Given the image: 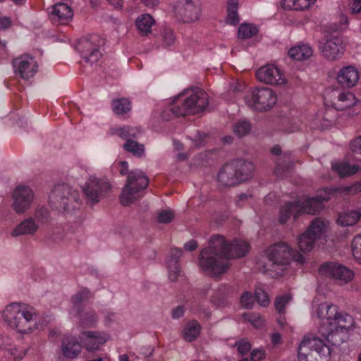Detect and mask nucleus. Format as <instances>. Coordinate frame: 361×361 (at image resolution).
<instances>
[{"instance_id": "obj_1", "label": "nucleus", "mask_w": 361, "mask_h": 361, "mask_svg": "<svg viewBox=\"0 0 361 361\" xmlns=\"http://www.w3.org/2000/svg\"><path fill=\"white\" fill-rule=\"evenodd\" d=\"M249 249L250 245L245 241L228 242L224 236L216 235L209 239V246L201 251L198 264L207 274L219 276L228 270V259L242 257Z\"/></svg>"}, {"instance_id": "obj_2", "label": "nucleus", "mask_w": 361, "mask_h": 361, "mask_svg": "<svg viewBox=\"0 0 361 361\" xmlns=\"http://www.w3.org/2000/svg\"><path fill=\"white\" fill-rule=\"evenodd\" d=\"M312 317L321 320L319 331L334 345L343 341L342 334L354 329L353 317L339 312L336 305L324 302L314 307Z\"/></svg>"}, {"instance_id": "obj_3", "label": "nucleus", "mask_w": 361, "mask_h": 361, "mask_svg": "<svg viewBox=\"0 0 361 361\" xmlns=\"http://www.w3.org/2000/svg\"><path fill=\"white\" fill-rule=\"evenodd\" d=\"M5 324L20 334H29L38 326V312L32 305L20 302H12L0 312Z\"/></svg>"}, {"instance_id": "obj_4", "label": "nucleus", "mask_w": 361, "mask_h": 361, "mask_svg": "<svg viewBox=\"0 0 361 361\" xmlns=\"http://www.w3.org/2000/svg\"><path fill=\"white\" fill-rule=\"evenodd\" d=\"M208 104L209 96L204 91L197 87L186 90L163 111L161 116L165 120H171L175 116L198 114Z\"/></svg>"}, {"instance_id": "obj_5", "label": "nucleus", "mask_w": 361, "mask_h": 361, "mask_svg": "<svg viewBox=\"0 0 361 361\" xmlns=\"http://www.w3.org/2000/svg\"><path fill=\"white\" fill-rule=\"evenodd\" d=\"M50 206L60 212H71L81 206L79 192L68 185H59L54 188L49 197Z\"/></svg>"}, {"instance_id": "obj_6", "label": "nucleus", "mask_w": 361, "mask_h": 361, "mask_svg": "<svg viewBox=\"0 0 361 361\" xmlns=\"http://www.w3.org/2000/svg\"><path fill=\"white\" fill-rule=\"evenodd\" d=\"M323 207V202L320 197H303L297 201L289 202L281 206L279 221L281 224H285L291 216L295 219L302 214H315Z\"/></svg>"}, {"instance_id": "obj_7", "label": "nucleus", "mask_w": 361, "mask_h": 361, "mask_svg": "<svg viewBox=\"0 0 361 361\" xmlns=\"http://www.w3.org/2000/svg\"><path fill=\"white\" fill-rule=\"evenodd\" d=\"M330 355L329 346L312 335L305 336L298 348L299 361H329Z\"/></svg>"}, {"instance_id": "obj_8", "label": "nucleus", "mask_w": 361, "mask_h": 361, "mask_svg": "<svg viewBox=\"0 0 361 361\" xmlns=\"http://www.w3.org/2000/svg\"><path fill=\"white\" fill-rule=\"evenodd\" d=\"M267 255L268 261L264 266L263 271L276 276H282L285 266L291 258L292 250L286 243H276L267 249Z\"/></svg>"}, {"instance_id": "obj_9", "label": "nucleus", "mask_w": 361, "mask_h": 361, "mask_svg": "<svg viewBox=\"0 0 361 361\" xmlns=\"http://www.w3.org/2000/svg\"><path fill=\"white\" fill-rule=\"evenodd\" d=\"M148 185V179L140 171H132L128 174L127 183L123 188L120 201L122 205L128 206L140 199V192Z\"/></svg>"}, {"instance_id": "obj_10", "label": "nucleus", "mask_w": 361, "mask_h": 361, "mask_svg": "<svg viewBox=\"0 0 361 361\" xmlns=\"http://www.w3.org/2000/svg\"><path fill=\"white\" fill-rule=\"evenodd\" d=\"M244 99L251 109L258 111H267L274 106L277 97L271 89L262 87L247 92Z\"/></svg>"}, {"instance_id": "obj_11", "label": "nucleus", "mask_w": 361, "mask_h": 361, "mask_svg": "<svg viewBox=\"0 0 361 361\" xmlns=\"http://www.w3.org/2000/svg\"><path fill=\"white\" fill-rule=\"evenodd\" d=\"M111 189L108 180L91 176L82 186L87 201L92 204L99 202Z\"/></svg>"}, {"instance_id": "obj_12", "label": "nucleus", "mask_w": 361, "mask_h": 361, "mask_svg": "<svg viewBox=\"0 0 361 361\" xmlns=\"http://www.w3.org/2000/svg\"><path fill=\"white\" fill-rule=\"evenodd\" d=\"M319 273L325 276L334 280L340 285L350 282L354 274L350 269L336 262H325L319 267Z\"/></svg>"}, {"instance_id": "obj_13", "label": "nucleus", "mask_w": 361, "mask_h": 361, "mask_svg": "<svg viewBox=\"0 0 361 361\" xmlns=\"http://www.w3.org/2000/svg\"><path fill=\"white\" fill-rule=\"evenodd\" d=\"M12 65L16 75L25 80L34 77L38 71L37 61L28 54L13 59Z\"/></svg>"}, {"instance_id": "obj_14", "label": "nucleus", "mask_w": 361, "mask_h": 361, "mask_svg": "<svg viewBox=\"0 0 361 361\" xmlns=\"http://www.w3.org/2000/svg\"><path fill=\"white\" fill-rule=\"evenodd\" d=\"M257 80L270 85H283L287 82L284 73L274 65H267L256 72Z\"/></svg>"}, {"instance_id": "obj_15", "label": "nucleus", "mask_w": 361, "mask_h": 361, "mask_svg": "<svg viewBox=\"0 0 361 361\" xmlns=\"http://www.w3.org/2000/svg\"><path fill=\"white\" fill-rule=\"evenodd\" d=\"M271 153L275 157L274 174L279 178H284L294 164L292 154L288 151L283 152L281 147L277 145L271 149Z\"/></svg>"}, {"instance_id": "obj_16", "label": "nucleus", "mask_w": 361, "mask_h": 361, "mask_svg": "<svg viewBox=\"0 0 361 361\" xmlns=\"http://www.w3.org/2000/svg\"><path fill=\"white\" fill-rule=\"evenodd\" d=\"M12 198L13 210L17 214H23L30 209L34 200V194L30 188L25 185H20L14 190Z\"/></svg>"}, {"instance_id": "obj_17", "label": "nucleus", "mask_w": 361, "mask_h": 361, "mask_svg": "<svg viewBox=\"0 0 361 361\" xmlns=\"http://www.w3.org/2000/svg\"><path fill=\"white\" fill-rule=\"evenodd\" d=\"M319 47L323 56L331 61L341 57L343 52L341 39L336 35L325 36Z\"/></svg>"}, {"instance_id": "obj_18", "label": "nucleus", "mask_w": 361, "mask_h": 361, "mask_svg": "<svg viewBox=\"0 0 361 361\" xmlns=\"http://www.w3.org/2000/svg\"><path fill=\"white\" fill-rule=\"evenodd\" d=\"M103 43V39L96 35L81 42V54L85 62L93 64L99 61L102 56L99 47Z\"/></svg>"}, {"instance_id": "obj_19", "label": "nucleus", "mask_w": 361, "mask_h": 361, "mask_svg": "<svg viewBox=\"0 0 361 361\" xmlns=\"http://www.w3.org/2000/svg\"><path fill=\"white\" fill-rule=\"evenodd\" d=\"M177 14L183 23H190L198 20L201 8L197 0H185L177 10Z\"/></svg>"}, {"instance_id": "obj_20", "label": "nucleus", "mask_w": 361, "mask_h": 361, "mask_svg": "<svg viewBox=\"0 0 361 361\" xmlns=\"http://www.w3.org/2000/svg\"><path fill=\"white\" fill-rule=\"evenodd\" d=\"M80 338L87 350H98L109 338L104 332L87 331L82 332Z\"/></svg>"}, {"instance_id": "obj_21", "label": "nucleus", "mask_w": 361, "mask_h": 361, "mask_svg": "<svg viewBox=\"0 0 361 361\" xmlns=\"http://www.w3.org/2000/svg\"><path fill=\"white\" fill-rule=\"evenodd\" d=\"M81 229L70 227L66 231L61 226H56L52 230L50 238L55 242L80 243L81 238Z\"/></svg>"}, {"instance_id": "obj_22", "label": "nucleus", "mask_w": 361, "mask_h": 361, "mask_svg": "<svg viewBox=\"0 0 361 361\" xmlns=\"http://www.w3.org/2000/svg\"><path fill=\"white\" fill-rule=\"evenodd\" d=\"M49 13L52 20L57 21L61 24L67 23L73 16V11L71 6L64 3L54 4Z\"/></svg>"}, {"instance_id": "obj_23", "label": "nucleus", "mask_w": 361, "mask_h": 361, "mask_svg": "<svg viewBox=\"0 0 361 361\" xmlns=\"http://www.w3.org/2000/svg\"><path fill=\"white\" fill-rule=\"evenodd\" d=\"M39 227L32 218L28 217L18 224L11 231V235L16 238L22 235L34 236Z\"/></svg>"}, {"instance_id": "obj_24", "label": "nucleus", "mask_w": 361, "mask_h": 361, "mask_svg": "<svg viewBox=\"0 0 361 361\" xmlns=\"http://www.w3.org/2000/svg\"><path fill=\"white\" fill-rule=\"evenodd\" d=\"M359 80L357 70L352 66H346L341 68L337 75V80L339 84L346 87L355 86Z\"/></svg>"}, {"instance_id": "obj_25", "label": "nucleus", "mask_w": 361, "mask_h": 361, "mask_svg": "<svg viewBox=\"0 0 361 361\" xmlns=\"http://www.w3.org/2000/svg\"><path fill=\"white\" fill-rule=\"evenodd\" d=\"M240 183L250 179L255 171V166L250 161L236 159L233 161Z\"/></svg>"}, {"instance_id": "obj_26", "label": "nucleus", "mask_w": 361, "mask_h": 361, "mask_svg": "<svg viewBox=\"0 0 361 361\" xmlns=\"http://www.w3.org/2000/svg\"><path fill=\"white\" fill-rule=\"evenodd\" d=\"M237 176L235 167L231 161L224 165L221 169L218 174V180L223 185L233 186L240 183Z\"/></svg>"}, {"instance_id": "obj_27", "label": "nucleus", "mask_w": 361, "mask_h": 361, "mask_svg": "<svg viewBox=\"0 0 361 361\" xmlns=\"http://www.w3.org/2000/svg\"><path fill=\"white\" fill-rule=\"evenodd\" d=\"M80 343L75 337L68 336L61 343V351L64 357L68 359L76 357L81 352Z\"/></svg>"}, {"instance_id": "obj_28", "label": "nucleus", "mask_w": 361, "mask_h": 361, "mask_svg": "<svg viewBox=\"0 0 361 361\" xmlns=\"http://www.w3.org/2000/svg\"><path fill=\"white\" fill-rule=\"evenodd\" d=\"M331 169L339 177L343 178L355 174L360 170V167L357 164L350 165L346 161H337L332 163Z\"/></svg>"}, {"instance_id": "obj_29", "label": "nucleus", "mask_w": 361, "mask_h": 361, "mask_svg": "<svg viewBox=\"0 0 361 361\" xmlns=\"http://www.w3.org/2000/svg\"><path fill=\"white\" fill-rule=\"evenodd\" d=\"M201 326L195 320L186 323L183 330L182 335L184 339L188 342L195 341L200 334Z\"/></svg>"}, {"instance_id": "obj_30", "label": "nucleus", "mask_w": 361, "mask_h": 361, "mask_svg": "<svg viewBox=\"0 0 361 361\" xmlns=\"http://www.w3.org/2000/svg\"><path fill=\"white\" fill-rule=\"evenodd\" d=\"M141 131L140 128L132 126H123L118 128H114L111 129V133L116 135L122 139L132 140L131 138L137 137Z\"/></svg>"}, {"instance_id": "obj_31", "label": "nucleus", "mask_w": 361, "mask_h": 361, "mask_svg": "<svg viewBox=\"0 0 361 361\" xmlns=\"http://www.w3.org/2000/svg\"><path fill=\"white\" fill-rule=\"evenodd\" d=\"M288 54L295 60H305L312 56V49L307 44L295 46L289 49Z\"/></svg>"}, {"instance_id": "obj_32", "label": "nucleus", "mask_w": 361, "mask_h": 361, "mask_svg": "<svg viewBox=\"0 0 361 361\" xmlns=\"http://www.w3.org/2000/svg\"><path fill=\"white\" fill-rule=\"evenodd\" d=\"M356 99L355 95L350 92H343L338 96L337 102L334 104V107L338 111H343L352 107L355 104Z\"/></svg>"}, {"instance_id": "obj_33", "label": "nucleus", "mask_w": 361, "mask_h": 361, "mask_svg": "<svg viewBox=\"0 0 361 361\" xmlns=\"http://www.w3.org/2000/svg\"><path fill=\"white\" fill-rule=\"evenodd\" d=\"M75 314L80 320V324L83 327L93 326L97 322V316L93 310L82 311L79 310V312H75Z\"/></svg>"}, {"instance_id": "obj_34", "label": "nucleus", "mask_w": 361, "mask_h": 361, "mask_svg": "<svg viewBox=\"0 0 361 361\" xmlns=\"http://www.w3.org/2000/svg\"><path fill=\"white\" fill-rule=\"evenodd\" d=\"M361 216L358 211H348L339 214L338 223L342 226H350L355 224Z\"/></svg>"}, {"instance_id": "obj_35", "label": "nucleus", "mask_w": 361, "mask_h": 361, "mask_svg": "<svg viewBox=\"0 0 361 361\" xmlns=\"http://www.w3.org/2000/svg\"><path fill=\"white\" fill-rule=\"evenodd\" d=\"M317 0H283L282 6L287 9L305 10L314 4Z\"/></svg>"}, {"instance_id": "obj_36", "label": "nucleus", "mask_w": 361, "mask_h": 361, "mask_svg": "<svg viewBox=\"0 0 361 361\" xmlns=\"http://www.w3.org/2000/svg\"><path fill=\"white\" fill-rule=\"evenodd\" d=\"M154 20L149 14H143L136 20V26L142 35H147L151 32Z\"/></svg>"}, {"instance_id": "obj_37", "label": "nucleus", "mask_w": 361, "mask_h": 361, "mask_svg": "<svg viewBox=\"0 0 361 361\" xmlns=\"http://www.w3.org/2000/svg\"><path fill=\"white\" fill-rule=\"evenodd\" d=\"M325 228L326 224L324 221L319 219H315L311 223L310 226L308 227L305 233L307 235H310V237L314 238V239L316 240L322 236Z\"/></svg>"}, {"instance_id": "obj_38", "label": "nucleus", "mask_w": 361, "mask_h": 361, "mask_svg": "<svg viewBox=\"0 0 361 361\" xmlns=\"http://www.w3.org/2000/svg\"><path fill=\"white\" fill-rule=\"evenodd\" d=\"M238 6V0H227L228 15L226 20V23L236 25L239 23Z\"/></svg>"}, {"instance_id": "obj_39", "label": "nucleus", "mask_w": 361, "mask_h": 361, "mask_svg": "<svg viewBox=\"0 0 361 361\" xmlns=\"http://www.w3.org/2000/svg\"><path fill=\"white\" fill-rule=\"evenodd\" d=\"M92 297V293L87 288H82L72 297V303L73 305V310L79 312L81 310V304L87 301Z\"/></svg>"}, {"instance_id": "obj_40", "label": "nucleus", "mask_w": 361, "mask_h": 361, "mask_svg": "<svg viewBox=\"0 0 361 361\" xmlns=\"http://www.w3.org/2000/svg\"><path fill=\"white\" fill-rule=\"evenodd\" d=\"M112 109L117 115L124 114L131 110V103L126 98L116 99L112 102Z\"/></svg>"}, {"instance_id": "obj_41", "label": "nucleus", "mask_w": 361, "mask_h": 361, "mask_svg": "<svg viewBox=\"0 0 361 361\" xmlns=\"http://www.w3.org/2000/svg\"><path fill=\"white\" fill-rule=\"evenodd\" d=\"M231 288L225 284L219 286L214 290L212 296V301L214 303H220L224 301L225 298L231 293Z\"/></svg>"}, {"instance_id": "obj_42", "label": "nucleus", "mask_w": 361, "mask_h": 361, "mask_svg": "<svg viewBox=\"0 0 361 361\" xmlns=\"http://www.w3.org/2000/svg\"><path fill=\"white\" fill-rule=\"evenodd\" d=\"M31 217L40 228L41 225L49 221L50 216L49 212L47 208L40 207L35 209L33 216Z\"/></svg>"}, {"instance_id": "obj_43", "label": "nucleus", "mask_w": 361, "mask_h": 361, "mask_svg": "<svg viewBox=\"0 0 361 361\" xmlns=\"http://www.w3.org/2000/svg\"><path fill=\"white\" fill-rule=\"evenodd\" d=\"M316 240L306 233L298 238V244L300 250L302 252H310L314 246Z\"/></svg>"}, {"instance_id": "obj_44", "label": "nucleus", "mask_w": 361, "mask_h": 361, "mask_svg": "<svg viewBox=\"0 0 361 361\" xmlns=\"http://www.w3.org/2000/svg\"><path fill=\"white\" fill-rule=\"evenodd\" d=\"M258 32L257 28L251 24L244 23L238 28V37L240 39H249L255 35Z\"/></svg>"}, {"instance_id": "obj_45", "label": "nucleus", "mask_w": 361, "mask_h": 361, "mask_svg": "<svg viewBox=\"0 0 361 361\" xmlns=\"http://www.w3.org/2000/svg\"><path fill=\"white\" fill-rule=\"evenodd\" d=\"M123 147L126 151L130 152L134 155L139 157L141 156L145 151V147L143 145H141L133 140H128L123 145Z\"/></svg>"}, {"instance_id": "obj_46", "label": "nucleus", "mask_w": 361, "mask_h": 361, "mask_svg": "<svg viewBox=\"0 0 361 361\" xmlns=\"http://www.w3.org/2000/svg\"><path fill=\"white\" fill-rule=\"evenodd\" d=\"M252 126L247 121H240L233 126V132L238 137H243L247 135L251 130Z\"/></svg>"}, {"instance_id": "obj_47", "label": "nucleus", "mask_w": 361, "mask_h": 361, "mask_svg": "<svg viewBox=\"0 0 361 361\" xmlns=\"http://www.w3.org/2000/svg\"><path fill=\"white\" fill-rule=\"evenodd\" d=\"M161 37L162 40V45L165 47L173 44L176 41L174 32L169 27H163L161 32Z\"/></svg>"}, {"instance_id": "obj_48", "label": "nucleus", "mask_w": 361, "mask_h": 361, "mask_svg": "<svg viewBox=\"0 0 361 361\" xmlns=\"http://www.w3.org/2000/svg\"><path fill=\"white\" fill-rule=\"evenodd\" d=\"M242 317L244 321L250 322L256 329H259L263 326V319L259 314L248 312L243 314Z\"/></svg>"}, {"instance_id": "obj_49", "label": "nucleus", "mask_w": 361, "mask_h": 361, "mask_svg": "<svg viewBox=\"0 0 361 361\" xmlns=\"http://www.w3.org/2000/svg\"><path fill=\"white\" fill-rule=\"evenodd\" d=\"M351 247L353 257L361 263V234L354 237L352 240Z\"/></svg>"}, {"instance_id": "obj_50", "label": "nucleus", "mask_w": 361, "mask_h": 361, "mask_svg": "<svg viewBox=\"0 0 361 361\" xmlns=\"http://www.w3.org/2000/svg\"><path fill=\"white\" fill-rule=\"evenodd\" d=\"M173 217L174 214L171 210L164 209L158 213L157 219L159 223L167 224L171 222Z\"/></svg>"}, {"instance_id": "obj_51", "label": "nucleus", "mask_w": 361, "mask_h": 361, "mask_svg": "<svg viewBox=\"0 0 361 361\" xmlns=\"http://www.w3.org/2000/svg\"><path fill=\"white\" fill-rule=\"evenodd\" d=\"M255 298L257 302L264 307H267L269 304V298L267 293L261 288L255 290Z\"/></svg>"}, {"instance_id": "obj_52", "label": "nucleus", "mask_w": 361, "mask_h": 361, "mask_svg": "<svg viewBox=\"0 0 361 361\" xmlns=\"http://www.w3.org/2000/svg\"><path fill=\"white\" fill-rule=\"evenodd\" d=\"M169 269V278L171 281H175L180 275V268L178 263L175 261L172 262V264H167Z\"/></svg>"}, {"instance_id": "obj_53", "label": "nucleus", "mask_w": 361, "mask_h": 361, "mask_svg": "<svg viewBox=\"0 0 361 361\" xmlns=\"http://www.w3.org/2000/svg\"><path fill=\"white\" fill-rule=\"evenodd\" d=\"M290 299L291 297L289 295L279 297L276 299L274 305L279 313L284 312V308Z\"/></svg>"}, {"instance_id": "obj_54", "label": "nucleus", "mask_w": 361, "mask_h": 361, "mask_svg": "<svg viewBox=\"0 0 361 361\" xmlns=\"http://www.w3.org/2000/svg\"><path fill=\"white\" fill-rule=\"evenodd\" d=\"M242 306L247 309H251L254 304V298L250 292H244L240 298Z\"/></svg>"}, {"instance_id": "obj_55", "label": "nucleus", "mask_w": 361, "mask_h": 361, "mask_svg": "<svg viewBox=\"0 0 361 361\" xmlns=\"http://www.w3.org/2000/svg\"><path fill=\"white\" fill-rule=\"evenodd\" d=\"M235 345L238 347V353L241 355L247 353L251 349V344L245 339L236 342Z\"/></svg>"}, {"instance_id": "obj_56", "label": "nucleus", "mask_w": 361, "mask_h": 361, "mask_svg": "<svg viewBox=\"0 0 361 361\" xmlns=\"http://www.w3.org/2000/svg\"><path fill=\"white\" fill-rule=\"evenodd\" d=\"M265 357V350L263 349H255L251 353L250 361H260Z\"/></svg>"}, {"instance_id": "obj_57", "label": "nucleus", "mask_w": 361, "mask_h": 361, "mask_svg": "<svg viewBox=\"0 0 361 361\" xmlns=\"http://www.w3.org/2000/svg\"><path fill=\"white\" fill-rule=\"evenodd\" d=\"M183 252L181 250L178 248H173L171 250L170 253V259H169L167 264H172V262L175 261L176 263H178V259L182 256Z\"/></svg>"}, {"instance_id": "obj_58", "label": "nucleus", "mask_w": 361, "mask_h": 361, "mask_svg": "<svg viewBox=\"0 0 361 361\" xmlns=\"http://www.w3.org/2000/svg\"><path fill=\"white\" fill-rule=\"evenodd\" d=\"M12 21L8 17L0 16V30L8 29L11 26Z\"/></svg>"}, {"instance_id": "obj_59", "label": "nucleus", "mask_w": 361, "mask_h": 361, "mask_svg": "<svg viewBox=\"0 0 361 361\" xmlns=\"http://www.w3.org/2000/svg\"><path fill=\"white\" fill-rule=\"evenodd\" d=\"M351 149L354 152L361 154V136L352 142Z\"/></svg>"}, {"instance_id": "obj_60", "label": "nucleus", "mask_w": 361, "mask_h": 361, "mask_svg": "<svg viewBox=\"0 0 361 361\" xmlns=\"http://www.w3.org/2000/svg\"><path fill=\"white\" fill-rule=\"evenodd\" d=\"M154 348L151 345L142 346L140 348V353L145 357H149L152 355Z\"/></svg>"}, {"instance_id": "obj_61", "label": "nucleus", "mask_w": 361, "mask_h": 361, "mask_svg": "<svg viewBox=\"0 0 361 361\" xmlns=\"http://www.w3.org/2000/svg\"><path fill=\"white\" fill-rule=\"evenodd\" d=\"M11 344V339L2 334H0V350L7 349Z\"/></svg>"}, {"instance_id": "obj_62", "label": "nucleus", "mask_w": 361, "mask_h": 361, "mask_svg": "<svg viewBox=\"0 0 361 361\" xmlns=\"http://www.w3.org/2000/svg\"><path fill=\"white\" fill-rule=\"evenodd\" d=\"M184 309L181 306H178L172 310L171 316L173 319H178L183 316Z\"/></svg>"}, {"instance_id": "obj_63", "label": "nucleus", "mask_w": 361, "mask_h": 361, "mask_svg": "<svg viewBox=\"0 0 361 361\" xmlns=\"http://www.w3.org/2000/svg\"><path fill=\"white\" fill-rule=\"evenodd\" d=\"M351 11L353 14L361 12V0H353Z\"/></svg>"}, {"instance_id": "obj_64", "label": "nucleus", "mask_w": 361, "mask_h": 361, "mask_svg": "<svg viewBox=\"0 0 361 361\" xmlns=\"http://www.w3.org/2000/svg\"><path fill=\"white\" fill-rule=\"evenodd\" d=\"M197 247V243L195 240H190L185 243L184 248L185 250L191 252Z\"/></svg>"}]
</instances>
